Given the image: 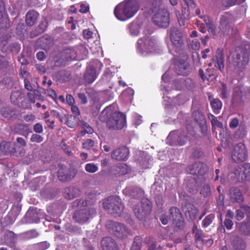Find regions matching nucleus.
Masks as SVG:
<instances>
[{
	"mask_svg": "<svg viewBox=\"0 0 250 250\" xmlns=\"http://www.w3.org/2000/svg\"><path fill=\"white\" fill-rule=\"evenodd\" d=\"M249 61L250 55L247 50L243 47H238L229 58L227 69L239 74L248 65Z\"/></svg>",
	"mask_w": 250,
	"mask_h": 250,
	"instance_id": "nucleus-1",
	"label": "nucleus"
},
{
	"mask_svg": "<svg viewBox=\"0 0 250 250\" xmlns=\"http://www.w3.org/2000/svg\"><path fill=\"white\" fill-rule=\"evenodd\" d=\"M99 120L106 123L107 127L111 130L121 129L125 124V116L120 112L112 111V107L107 106L101 112Z\"/></svg>",
	"mask_w": 250,
	"mask_h": 250,
	"instance_id": "nucleus-2",
	"label": "nucleus"
},
{
	"mask_svg": "<svg viewBox=\"0 0 250 250\" xmlns=\"http://www.w3.org/2000/svg\"><path fill=\"white\" fill-rule=\"evenodd\" d=\"M139 9V5L136 0H125L115 8L114 13L119 20L125 21L133 17Z\"/></svg>",
	"mask_w": 250,
	"mask_h": 250,
	"instance_id": "nucleus-3",
	"label": "nucleus"
},
{
	"mask_svg": "<svg viewBox=\"0 0 250 250\" xmlns=\"http://www.w3.org/2000/svg\"><path fill=\"white\" fill-rule=\"evenodd\" d=\"M104 208L114 216H119L123 211L124 205L122 200L117 196H110L103 203Z\"/></svg>",
	"mask_w": 250,
	"mask_h": 250,
	"instance_id": "nucleus-4",
	"label": "nucleus"
},
{
	"mask_svg": "<svg viewBox=\"0 0 250 250\" xmlns=\"http://www.w3.org/2000/svg\"><path fill=\"white\" fill-rule=\"evenodd\" d=\"M105 227L107 230L120 239H124L130 233V230L124 224L109 220L106 222Z\"/></svg>",
	"mask_w": 250,
	"mask_h": 250,
	"instance_id": "nucleus-5",
	"label": "nucleus"
},
{
	"mask_svg": "<svg viewBox=\"0 0 250 250\" xmlns=\"http://www.w3.org/2000/svg\"><path fill=\"white\" fill-rule=\"evenodd\" d=\"M151 209V202L147 199H142L140 204L135 205L133 208L136 217L141 221L145 220L149 215Z\"/></svg>",
	"mask_w": 250,
	"mask_h": 250,
	"instance_id": "nucleus-6",
	"label": "nucleus"
},
{
	"mask_svg": "<svg viewBox=\"0 0 250 250\" xmlns=\"http://www.w3.org/2000/svg\"><path fill=\"white\" fill-rule=\"evenodd\" d=\"M218 30V33L223 37L227 36L233 30L231 15L226 12L221 16Z\"/></svg>",
	"mask_w": 250,
	"mask_h": 250,
	"instance_id": "nucleus-7",
	"label": "nucleus"
},
{
	"mask_svg": "<svg viewBox=\"0 0 250 250\" xmlns=\"http://www.w3.org/2000/svg\"><path fill=\"white\" fill-rule=\"evenodd\" d=\"M96 213V209L94 208H85L75 211L72 217L76 222L83 224L88 222Z\"/></svg>",
	"mask_w": 250,
	"mask_h": 250,
	"instance_id": "nucleus-8",
	"label": "nucleus"
},
{
	"mask_svg": "<svg viewBox=\"0 0 250 250\" xmlns=\"http://www.w3.org/2000/svg\"><path fill=\"white\" fill-rule=\"evenodd\" d=\"M188 140V137L185 131H173L170 132L167 139V143L171 146H183Z\"/></svg>",
	"mask_w": 250,
	"mask_h": 250,
	"instance_id": "nucleus-9",
	"label": "nucleus"
},
{
	"mask_svg": "<svg viewBox=\"0 0 250 250\" xmlns=\"http://www.w3.org/2000/svg\"><path fill=\"white\" fill-rule=\"evenodd\" d=\"M153 23L160 27L167 28L170 22V17L168 11L165 9H160L155 14L152 18Z\"/></svg>",
	"mask_w": 250,
	"mask_h": 250,
	"instance_id": "nucleus-10",
	"label": "nucleus"
},
{
	"mask_svg": "<svg viewBox=\"0 0 250 250\" xmlns=\"http://www.w3.org/2000/svg\"><path fill=\"white\" fill-rule=\"evenodd\" d=\"M247 157V151L245 145L242 143L236 144L231 153V158L236 163L243 162Z\"/></svg>",
	"mask_w": 250,
	"mask_h": 250,
	"instance_id": "nucleus-11",
	"label": "nucleus"
},
{
	"mask_svg": "<svg viewBox=\"0 0 250 250\" xmlns=\"http://www.w3.org/2000/svg\"><path fill=\"white\" fill-rule=\"evenodd\" d=\"M169 219L172 221L173 224L179 229H182L184 222L179 209L176 207H171L169 210Z\"/></svg>",
	"mask_w": 250,
	"mask_h": 250,
	"instance_id": "nucleus-12",
	"label": "nucleus"
},
{
	"mask_svg": "<svg viewBox=\"0 0 250 250\" xmlns=\"http://www.w3.org/2000/svg\"><path fill=\"white\" fill-rule=\"evenodd\" d=\"M155 43L154 40L145 37L138 40L137 48L141 53L151 52Z\"/></svg>",
	"mask_w": 250,
	"mask_h": 250,
	"instance_id": "nucleus-13",
	"label": "nucleus"
},
{
	"mask_svg": "<svg viewBox=\"0 0 250 250\" xmlns=\"http://www.w3.org/2000/svg\"><path fill=\"white\" fill-rule=\"evenodd\" d=\"M188 173L192 175L198 174L203 175L207 170L206 164L201 162H196L192 165H189L186 168Z\"/></svg>",
	"mask_w": 250,
	"mask_h": 250,
	"instance_id": "nucleus-14",
	"label": "nucleus"
},
{
	"mask_svg": "<svg viewBox=\"0 0 250 250\" xmlns=\"http://www.w3.org/2000/svg\"><path fill=\"white\" fill-rule=\"evenodd\" d=\"M229 201L232 204H242L244 202V197L242 191L236 187H231L229 190Z\"/></svg>",
	"mask_w": 250,
	"mask_h": 250,
	"instance_id": "nucleus-15",
	"label": "nucleus"
},
{
	"mask_svg": "<svg viewBox=\"0 0 250 250\" xmlns=\"http://www.w3.org/2000/svg\"><path fill=\"white\" fill-rule=\"evenodd\" d=\"M129 149L125 146L119 147L111 153V158L118 161L125 160L129 155Z\"/></svg>",
	"mask_w": 250,
	"mask_h": 250,
	"instance_id": "nucleus-16",
	"label": "nucleus"
},
{
	"mask_svg": "<svg viewBox=\"0 0 250 250\" xmlns=\"http://www.w3.org/2000/svg\"><path fill=\"white\" fill-rule=\"evenodd\" d=\"M175 69L176 73L179 75H188L190 71L188 63L183 60L176 63Z\"/></svg>",
	"mask_w": 250,
	"mask_h": 250,
	"instance_id": "nucleus-17",
	"label": "nucleus"
},
{
	"mask_svg": "<svg viewBox=\"0 0 250 250\" xmlns=\"http://www.w3.org/2000/svg\"><path fill=\"white\" fill-rule=\"evenodd\" d=\"M185 215L186 217L190 221H192L196 219V217L198 212V210L194 205L188 204L184 208Z\"/></svg>",
	"mask_w": 250,
	"mask_h": 250,
	"instance_id": "nucleus-18",
	"label": "nucleus"
},
{
	"mask_svg": "<svg viewBox=\"0 0 250 250\" xmlns=\"http://www.w3.org/2000/svg\"><path fill=\"white\" fill-rule=\"evenodd\" d=\"M63 195L65 198L69 200L73 199L80 196L81 192L79 188L74 187H69L63 189Z\"/></svg>",
	"mask_w": 250,
	"mask_h": 250,
	"instance_id": "nucleus-19",
	"label": "nucleus"
},
{
	"mask_svg": "<svg viewBox=\"0 0 250 250\" xmlns=\"http://www.w3.org/2000/svg\"><path fill=\"white\" fill-rule=\"evenodd\" d=\"M231 239V244L233 250H245L247 244L244 239L238 235H235Z\"/></svg>",
	"mask_w": 250,
	"mask_h": 250,
	"instance_id": "nucleus-20",
	"label": "nucleus"
},
{
	"mask_svg": "<svg viewBox=\"0 0 250 250\" xmlns=\"http://www.w3.org/2000/svg\"><path fill=\"white\" fill-rule=\"evenodd\" d=\"M103 250H117V245L115 240L110 237H104L101 241Z\"/></svg>",
	"mask_w": 250,
	"mask_h": 250,
	"instance_id": "nucleus-21",
	"label": "nucleus"
},
{
	"mask_svg": "<svg viewBox=\"0 0 250 250\" xmlns=\"http://www.w3.org/2000/svg\"><path fill=\"white\" fill-rule=\"evenodd\" d=\"M76 172L75 170L64 171L63 168H60L58 172V177L62 182H67L71 180L75 177Z\"/></svg>",
	"mask_w": 250,
	"mask_h": 250,
	"instance_id": "nucleus-22",
	"label": "nucleus"
},
{
	"mask_svg": "<svg viewBox=\"0 0 250 250\" xmlns=\"http://www.w3.org/2000/svg\"><path fill=\"white\" fill-rule=\"evenodd\" d=\"M97 77V74L94 68L92 66H88L84 74V82L87 84H90L96 79Z\"/></svg>",
	"mask_w": 250,
	"mask_h": 250,
	"instance_id": "nucleus-23",
	"label": "nucleus"
},
{
	"mask_svg": "<svg viewBox=\"0 0 250 250\" xmlns=\"http://www.w3.org/2000/svg\"><path fill=\"white\" fill-rule=\"evenodd\" d=\"M0 21L2 22L3 27H10L9 19L6 14L3 0H0Z\"/></svg>",
	"mask_w": 250,
	"mask_h": 250,
	"instance_id": "nucleus-24",
	"label": "nucleus"
},
{
	"mask_svg": "<svg viewBox=\"0 0 250 250\" xmlns=\"http://www.w3.org/2000/svg\"><path fill=\"white\" fill-rule=\"evenodd\" d=\"M39 17V13L34 10L28 11L25 16V23L28 26H33Z\"/></svg>",
	"mask_w": 250,
	"mask_h": 250,
	"instance_id": "nucleus-25",
	"label": "nucleus"
},
{
	"mask_svg": "<svg viewBox=\"0 0 250 250\" xmlns=\"http://www.w3.org/2000/svg\"><path fill=\"white\" fill-rule=\"evenodd\" d=\"M236 227L240 234L245 236L250 235V220L236 224Z\"/></svg>",
	"mask_w": 250,
	"mask_h": 250,
	"instance_id": "nucleus-26",
	"label": "nucleus"
},
{
	"mask_svg": "<svg viewBox=\"0 0 250 250\" xmlns=\"http://www.w3.org/2000/svg\"><path fill=\"white\" fill-rule=\"evenodd\" d=\"M245 214L250 217V207L246 205H242L235 211V219L238 221L242 220L245 217Z\"/></svg>",
	"mask_w": 250,
	"mask_h": 250,
	"instance_id": "nucleus-27",
	"label": "nucleus"
},
{
	"mask_svg": "<svg viewBox=\"0 0 250 250\" xmlns=\"http://www.w3.org/2000/svg\"><path fill=\"white\" fill-rule=\"evenodd\" d=\"M208 99L213 110L218 112L222 106V102L219 99H214L212 95H208Z\"/></svg>",
	"mask_w": 250,
	"mask_h": 250,
	"instance_id": "nucleus-28",
	"label": "nucleus"
},
{
	"mask_svg": "<svg viewBox=\"0 0 250 250\" xmlns=\"http://www.w3.org/2000/svg\"><path fill=\"white\" fill-rule=\"evenodd\" d=\"M25 95L23 93L19 91H15L12 92L10 96L11 102L18 106L21 101L23 99Z\"/></svg>",
	"mask_w": 250,
	"mask_h": 250,
	"instance_id": "nucleus-29",
	"label": "nucleus"
},
{
	"mask_svg": "<svg viewBox=\"0 0 250 250\" xmlns=\"http://www.w3.org/2000/svg\"><path fill=\"white\" fill-rule=\"evenodd\" d=\"M216 62L217 66L216 67L220 71H222L224 68V58L223 52L220 49H218L216 51Z\"/></svg>",
	"mask_w": 250,
	"mask_h": 250,
	"instance_id": "nucleus-30",
	"label": "nucleus"
},
{
	"mask_svg": "<svg viewBox=\"0 0 250 250\" xmlns=\"http://www.w3.org/2000/svg\"><path fill=\"white\" fill-rule=\"evenodd\" d=\"M62 56H64L66 61L74 60L76 57V52L70 47L64 49L62 52Z\"/></svg>",
	"mask_w": 250,
	"mask_h": 250,
	"instance_id": "nucleus-31",
	"label": "nucleus"
},
{
	"mask_svg": "<svg viewBox=\"0 0 250 250\" xmlns=\"http://www.w3.org/2000/svg\"><path fill=\"white\" fill-rule=\"evenodd\" d=\"M56 77L61 83H63L68 81L70 79L71 75L69 71L62 70L57 73Z\"/></svg>",
	"mask_w": 250,
	"mask_h": 250,
	"instance_id": "nucleus-32",
	"label": "nucleus"
},
{
	"mask_svg": "<svg viewBox=\"0 0 250 250\" xmlns=\"http://www.w3.org/2000/svg\"><path fill=\"white\" fill-rule=\"evenodd\" d=\"M93 202L91 203L86 199L80 198L74 201L72 203V207L73 208H79L83 207H86L88 205H91Z\"/></svg>",
	"mask_w": 250,
	"mask_h": 250,
	"instance_id": "nucleus-33",
	"label": "nucleus"
},
{
	"mask_svg": "<svg viewBox=\"0 0 250 250\" xmlns=\"http://www.w3.org/2000/svg\"><path fill=\"white\" fill-rule=\"evenodd\" d=\"M247 127L245 124L241 123L238 126V128L234 134L236 138H243L247 135Z\"/></svg>",
	"mask_w": 250,
	"mask_h": 250,
	"instance_id": "nucleus-34",
	"label": "nucleus"
},
{
	"mask_svg": "<svg viewBox=\"0 0 250 250\" xmlns=\"http://www.w3.org/2000/svg\"><path fill=\"white\" fill-rule=\"evenodd\" d=\"M194 120L199 125H203L205 123V117L203 114L199 110H195L192 115Z\"/></svg>",
	"mask_w": 250,
	"mask_h": 250,
	"instance_id": "nucleus-35",
	"label": "nucleus"
},
{
	"mask_svg": "<svg viewBox=\"0 0 250 250\" xmlns=\"http://www.w3.org/2000/svg\"><path fill=\"white\" fill-rule=\"evenodd\" d=\"M21 235L22 239L28 240L38 237L39 233L35 229H31L22 233Z\"/></svg>",
	"mask_w": 250,
	"mask_h": 250,
	"instance_id": "nucleus-36",
	"label": "nucleus"
},
{
	"mask_svg": "<svg viewBox=\"0 0 250 250\" xmlns=\"http://www.w3.org/2000/svg\"><path fill=\"white\" fill-rule=\"evenodd\" d=\"M30 59V55L27 52L23 51L18 57V61L21 65H26L29 64V60Z\"/></svg>",
	"mask_w": 250,
	"mask_h": 250,
	"instance_id": "nucleus-37",
	"label": "nucleus"
},
{
	"mask_svg": "<svg viewBox=\"0 0 250 250\" xmlns=\"http://www.w3.org/2000/svg\"><path fill=\"white\" fill-rule=\"evenodd\" d=\"M174 83H175V84L177 83H182L187 89L189 90L192 89L194 87V83L189 78H187L185 80H177L175 81Z\"/></svg>",
	"mask_w": 250,
	"mask_h": 250,
	"instance_id": "nucleus-38",
	"label": "nucleus"
},
{
	"mask_svg": "<svg viewBox=\"0 0 250 250\" xmlns=\"http://www.w3.org/2000/svg\"><path fill=\"white\" fill-rule=\"evenodd\" d=\"M1 116L6 119H10L14 114L13 109L9 107H3L0 111Z\"/></svg>",
	"mask_w": 250,
	"mask_h": 250,
	"instance_id": "nucleus-39",
	"label": "nucleus"
},
{
	"mask_svg": "<svg viewBox=\"0 0 250 250\" xmlns=\"http://www.w3.org/2000/svg\"><path fill=\"white\" fill-rule=\"evenodd\" d=\"M245 0H222V5L226 7H229L236 4L243 2Z\"/></svg>",
	"mask_w": 250,
	"mask_h": 250,
	"instance_id": "nucleus-40",
	"label": "nucleus"
},
{
	"mask_svg": "<svg viewBox=\"0 0 250 250\" xmlns=\"http://www.w3.org/2000/svg\"><path fill=\"white\" fill-rule=\"evenodd\" d=\"M200 194L205 198L208 197L211 195V191L209 184H205L203 186L200 191Z\"/></svg>",
	"mask_w": 250,
	"mask_h": 250,
	"instance_id": "nucleus-41",
	"label": "nucleus"
},
{
	"mask_svg": "<svg viewBox=\"0 0 250 250\" xmlns=\"http://www.w3.org/2000/svg\"><path fill=\"white\" fill-rule=\"evenodd\" d=\"M64 123L68 127L73 128L76 124L75 117L72 115H67V117L64 118Z\"/></svg>",
	"mask_w": 250,
	"mask_h": 250,
	"instance_id": "nucleus-42",
	"label": "nucleus"
},
{
	"mask_svg": "<svg viewBox=\"0 0 250 250\" xmlns=\"http://www.w3.org/2000/svg\"><path fill=\"white\" fill-rule=\"evenodd\" d=\"M142 240L140 236H136L132 245L131 250H140Z\"/></svg>",
	"mask_w": 250,
	"mask_h": 250,
	"instance_id": "nucleus-43",
	"label": "nucleus"
},
{
	"mask_svg": "<svg viewBox=\"0 0 250 250\" xmlns=\"http://www.w3.org/2000/svg\"><path fill=\"white\" fill-rule=\"evenodd\" d=\"M172 44L176 48H180L184 44V41L183 39V36H179L175 38L170 39Z\"/></svg>",
	"mask_w": 250,
	"mask_h": 250,
	"instance_id": "nucleus-44",
	"label": "nucleus"
},
{
	"mask_svg": "<svg viewBox=\"0 0 250 250\" xmlns=\"http://www.w3.org/2000/svg\"><path fill=\"white\" fill-rule=\"evenodd\" d=\"M243 171H244L242 167H238L235 171V175L239 181H243L247 178L246 176L244 174V172H243Z\"/></svg>",
	"mask_w": 250,
	"mask_h": 250,
	"instance_id": "nucleus-45",
	"label": "nucleus"
},
{
	"mask_svg": "<svg viewBox=\"0 0 250 250\" xmlns=\"http://www.w3.org/2000/svg\"><path fill=\"white\" fill-rule=\"evenodd\" d=\"M140 27L136 23H131L129 25V29L130 33L133 35H138L139 33Z\"/></svg>",
	"mask_w": 250,
	"mask_h": 250,
	"instance_id": "nucleus-46",
	"label": "nucleus"
},
{
	"mask_svg": "<svg viewBox=\"0 0 250 250\" xmlns=\"http://www.w3.org/2000/svg\"><path fill=\"white\" fill-rule=\"evenodd\" d=\"M169 35L171 39L182 36V34L177 27H172L169 30Z\"/></svg>",
	"mask_w": 250,
	"mask_h": 250,
	"instance_id": "nucleus-47",
	"label": "nucleus"
},
{
	"mask_svg": "<svg viewBox=\"0 0 250 250\" xmlns=\"http://www.w3.org/2000/svg\"><path fill=\"white\" fill-rule=\"evenodd\" d=\"M47 22L45 21H42L35 30L37 35H39L44 32L47 28Z\"/></svg>",
	"mask_w": 250,
	"mask_h": 250,
	"instance_id": "nucleus-48",
	"label": "nucleus"
},
{
	"mask_svg": "<svg viewBox=\"0 0 250 250\" xmlns=\"http://www.w3.org/2000/svg\"><path fill=\"white\" fill-rule=\"evenodd\" d=\"M221 85L220 87V92L221 93V98L223 99H226L228 97V90L227 89V85L222 83H221Z\"/></svg>",
	"mask_w": 250,
	"mask_h": 250,
	"instance_id": "nucleus-49",
	"label": "nucleus"
},
{
	"mask_svg": "<svg viewBox=\"0 0 250 250\" xmlns=\"http://www.w3.org/2000/svg\"><path fill=\"white\" fill-rule=\"evenodd\" d=\"M175 14L177 18L179 25L180 26H184L185 24V21L189 18L183 17L181 16L180 12L177 10H175Z\"/></svg>",
	"mask_w": 250,
	"mask_h": 250,
	"instance_id": "nucleus-50",
	"label": "nucleus"
},
{
	"mask_svg": "<svg viewBox=\"0 0 250 250\" xmlns=\"http://www.w3.org/2000/svg\"><path fill=\"white\" fill-rule=\"evenodd\" d=\"M206 25L208 27V30L210 35L213 37L215 36L216 35L215 27L214 24L210 21V20H208V22H206Z\"/></svg>",
	"mask_w": 250,
	"mask_h": 250,
	"instance_id": "nucleus-51",
	"label": "nucleus"
},
{
	"mask_svg": "<svg viewBox=\"0 0 250 250\" xmlns=\"http://www.w3.org/2000/svg\"><path fill=\"white\" fill-rule=\"evenodd\" d=\"M214 218V215L213 214L207 215L202 222L203 226L204 227H208L212 223Z\"/></svg>",
	"mask_w": 250,
	"mask_h": 250,
	"instance_id": "nucleus-52",
	"label": "nucleus"
},
{
	"mask_svg": "<svg viewBox=\"0 0 250 250\" xmlns=\"http://www.w3.org/2000/svg\"><path fill=\"white\" fill-rule=\"evenodd\" d=\"M8 37L7 36H2L0 37V50L2 53L6 51L4 46L8 43Z\"/></svg>",
	"mask_w": 250,
	"mask_h": 250,
	"instance_id": "nucleus-53",
	"label": "nucleus"
},
{
	"mask_svg": "<svg viewBox=\"0 0 250 250\" xmlns=\"http://www.w3.org/2000/svg\"><path fill=\"white\" fill-rule=\"evenodd\" d=\"M85 169L88 172L94 173L98 170V167L93 163H88L85 165Z\"/></svg>",
	"mask_w": 250,
	"mask_h": 250,
	"instance_id": "nucleus-54",
	"label": "nucleus"
},
{
	"mask_svg": "<svg viewBox=\"0 0 250 250\" xmlns=\"http://www.w3.org/2000/svg\"><path fill=\"white\" fill-rule=\"evenodd\" d=\"M193 232L195 233V239L196 243L202 246L203 245L202 233L197 229H195V231L193 230Z\"/></svg>",
	"mask_w": 250,
	"mask_h": 250,
	"instance_id": "nucleus-55",
	"label": "nucleus"
},
{
	"mask_svg": "<svg viewBox=\"0 0 250 250\" xmlns=\"http://www.w3.org/2000/svg\"><path fill=\"white\" fill-rule=\"evenodd\" d=\"M97 192L95 190H92L87 193L86 195L87 196L85 199L89 200L91 203L93 202V203L92 204V205L95 202V199L97 196Z\"/></svg>",
	"mask_w": 250,
	"mask_h": 250,
	"instance_id": "nucleus-56",
	"label": "nucleus"
},
{
	"mask_svg": "<svg viewBox=\"0 0 250 250\" xmlns=\"http://www.w3.org/2000/svg\"><path fill=\"white\" fill-rule=\"evenodd\" d=\"M18 106L22 109H28L31 108V105L29 102V101L25 97V96L21 101V103L19 104Z\"/></svg>",
	"mask_w": 250,
	"mask_h": 250,
	"instance_id": "nucleus-57",
	"label": "nucleus"
},
{
	"mask_svg": "<svg viewBox=\"0 0 250 250\" xmlns=\"http://www.w3.org/2000/svg\"><path fill=\"white\" fill-rule=\"evenodd\" d=\"M94 145V142L92 139H88L86 140L83 143V148L86 149H89Z\"/></svg>",
	"mask_w": 250,
	"mask_h": 250,
	"instance_id": "nucleus-58",
	"label": "nucleus"
},
{
	"mask_svg": "<svg viewBox=\"0 0 250 250\" xmlns=\"http://www.w3.org/2000/svg\"><path fill=\"white\" fill-rule=\"evenodd\" d=\"M43 138L38 134H33L30 138L31 142L39 143L43 141Z\"/></svg>",
	"mask_w": 250,
	"mask_h": 250,
	"instance_id": "nucleus-59",
	"label": "nucleus"
},
{
	"mask_svg": "<svg viewBox=\"0 0 250 250\" xmlns=\"http://www.w3.org/2000/svg\"><path fill=\"white\" fill-rule=\"evenodd\" d=\"M189 46L192 49L197 50L200 47V43L198 39H195L190 42Z\"/></svg>",
	"mask_w": 250,
	"mask_h": 250,
	"instance_id": "nucleus-60",
	"label": "nucleus"
},
{
	"mask_svg": "<svg viewBox=\"0 0 250 250\" xmlns=\"http://www.w3.org/2000/svg\"><path fill=\"white\" fill-rule=\"evenodd\" d=\"M224 226L228 229H232L233 226V222L231 219L226 218L223 222Z\"/></svg>",
	"mask_w": 250,
	"mask_h": 250,
	"instance_id": "nucleus-61",
	"label": "nucleus"
},
{
	"mask_svg": "<svg viewBox=\"0 0 250 250\" xmlns=\"http://www.w3.org/2000/svg\"><path fill=\"white\" fill-rule=\"evenodd\" d=\"M112 76V72L109 69L106 68L104 72L103 79L106 81H109Z\"/></svg>",
	"mask_w": 250,
	"mask_h": 250,
	"instance_id": "nucleus-62",
	"label": "nucleus"
},
{
	"mask_svg": "<svg viewBox=\"0 0 250 250\" xmlns=\"http://www.w3.org/2000/svg\"><path fill=\"white\" fill-rule=\"evenodd\" d=\"M36 247L38 250H45L49 247V244L47 242H42L37 244Z\"/></svg>",
	"mask_w": 250,
	"mask_h": 250,
	"instance_id": "nucleus-63",
	"label": "nucleus"
},
{
	"mask_svg": "<svg viewBox=\"0 0 250 250\" xmlns=\"http://www.w3.org/2000/svg\"><path fill=\"white\" fill-rule=\"evenodd\" d=\"M8 65V62L3 55H0V70H2Z\"/></svg>",
	"mask_w": 250,
	"mask_h": 250,
	"instance_id": "nucleus-64",
	"label": "nucleus"
}]
</instances>
